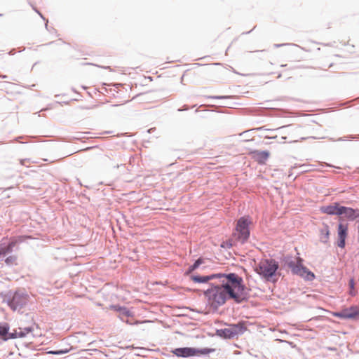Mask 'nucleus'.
Returning <instances> with one entry per match:
<instances>
[{
  "instance_id": "52",
  "label": "nucleus",
  "mask_w": 359,
  "mask_h": 359,
  "mask_svg": "<svg viewBox=\"0 0 359 359\" xmlns=\"http://www.w3.org/2000/svg\"><path fill=\"white\" fill-rule=\"evenodd\" d=\"M198 111V109H196V110H195V113H197Z\"/></svg>"
},
{
  "instance_id": "20",
  "label": "nucleus",
  "mask_w": 359,
  "mask_h": 359,
  "mask_svg": "<svg viewBox=\"0 0 359 359\" xmlns=\"http://www.w3.org/2000/svg\"><path fill=\"white\" fill-rule=\"evenodd\" d=\"M208 278L207 275H201V274H192L190 276V279L194 283H198V284H203V283H208Z\"/></svg>"
},
{
  "instance_id": "29",
  "label": "nucleus",
  "mask_w": 359,
  "mask_h": 359,
  "mask_svg": "<svg viewBox=\"0 0 359 359\" xmlns=\"http://www.w3.org/2000/svg\"><path fill=\"white\" fill-rule=\"evenodd\" d=\"M110 161H111V159L109 156H104V158H103V162H104L105 163L108 164L109 165L113 167V168H118V164H115V163H111Z\"/></svg>"
},
{
  "instance_id": "4",
  "label": "nucleus",
  "mask_w": 359,
  "mask_h": 359,
  "mask_svg": "<svg viewBox=\"0 0 359 359\" xmlns=\"http://www.w3.org/2000/svg\"><path fill=\"white\" fill-rule=\"evenodd\" d=\"M252 219L249 215H244L239 217L236 222L235 227L231 234L235 242L245 244L250 236V224Z\"/></svg>"
},
{
  "instance_id": "10",
  "label": "nucleus",
  "mask_w": 359,
  "mask_h": 359,
  "mask_svg": "<svg viewBox=\"0 0 359 359\" xmlns=\"http://www.w3.org/2000/svg\"><path fill=\"white\" fill-rule=\"evenodd\" d=\"M18 241L15 238H4L0 241V258L5 257L13 251Z\"/></svg>"
},
{
  "instance_id": "36",
  "label": "nucleus",
  "mask_w": 359,
  "mask_h": 359,
  "mask_svg": "<svg viewBox=\"0 0 359 359\" xmlns=\"http://www.w3.org/2000/svg\"><path fill=\"white\" fill-rule=\"evenodd\" d=\"M287 45H290V43H275L273 45V46L275 48H279V47H282V46H287Z\"/></svg>"
},
{
  "instance_id": "35",
  "label": "nucleus",
  "mask_w": 359,
  "mask_h": 359,
  "mask_svg": "<svg viewBox=\"0 0 359 359\" xmlns=\"http://www.w3.org/2000/svg\"><path fill=\"white\" fill-rule=\"evenodd\" d=\"M264 139L276 140L277 141L278 136H277V135H274V136H269V135H266V136L264 137Z\"/></svg>"
},
{
  "instance_id": "26",
  "label": "nucleus",
  "mask_w": 359,
  "mask_h": 359,
  "mask_svg": "<svg viewBox=\"0 0 359 359\" xmlns=\"http://www.w3.org/2000/svg\"><path fill=\"white\" fill-rule=\"evenodd\" d=\"M350 309L352 310L355 320H359V307L357 305L350 306Z\"/></svg>"
},
{
  "instance_id": "34",
  "label": "nucleus",
  "mask_w": 359,
  "mask_h": 359,
  "mask_svg": "<svg viewBox=\"0 0 359 359\" xmlns=\"http://www.w3.org/2000/svg\"><path fill=\"white\" fill-rule=\"evenodd\" d=\"M286 139H287L286 136H281L280 137H278L277 142L283 143V142H284V140H285Z\"/></svg>"
},
{
  "instance_id": "46",
  "label": "nucleus",
  "mask_w": 359,
  "mask_h": 359,
  "mask_svg": "<svg viewBox=\"0 0 359 359\" xmlns=\"http://www.w3.org/2000/svg\"><path fill=\"white\" fill-rule=\"evenodd\" d=\"M141 95H142V94L137 95L136 96V97H140V96H141ZM135 97H133V99H135Z\"/></svg>"
},
{
  "instance_id": "24",
  "label": "nucleus",
  "mask_w": 359,
  "mask_h": 359,
  "mask_svg": "<svg viewBox=\"0 0 359 359\" xmlns=\"http://www.w3.org/2000/svg\"><path fill=\"white\" fill-rule=\"evenodd\" d=\"M235 240L233 238H231L228 240L224 241L220 244V248L224 249H231L236 244Z\"/></svg>"
},
{
  "instance_id": "17",
  "label": "nucleus",
  "mask_w": 359,
  "mask_h": 359,
  "mask_svg": "<svg viewBox=\"0 0 359 359\" xmlns=\"http://www.w3.org/2000/svg\"><path fill=\"white\" fill-rule=\"evenodd\" d=\"M320 241L323 243H327L330 235V227L328 224L323 223V228L320 229Z\"/></svg>"
},
{
  "instance_id": "28",
  "label": "nucleus",
  "mask_w": 359,
  "mask_h": 359,
  "mask_svg": "<svg viewBox=\"0 0 359 359\" xmlns=\"http://www.w3.org/2000/svg\"><path fill=\"white\" fill-rule=\"evenodd\" d=\"M346 238L343 237H337V245L339 248L343 249L346 246Z\"/></svg>"
},
{
  "instance_id": "1",
  "label": "nucleus",
  "mask_w": 359,
  "mask_h": 359,
  "mask_svg": "<svg viewBox=\"0 0 359 359\" xmlns=\"http://www.w3.org/2000/svg\"><path fill=\"white\" fill-rule=\"evenodd\" d=\"M207 276L209 287L203 291V294L213 312L217 311L230 299L237 304L249 301L251 289L245 285L243 277L238 273L218 272Z\"/></svg>"
},
{
  "instance_id": "42",
  "label": "nucleus",
  "mask_w": 359,
  "mask_h": 359,
  "mask_svg": "<svg viewBox=\"0 0 359 359\" xmlns=\"http://www.w3.org/2000/svg\"><path fill=\"white\" fill-rule=\"evenodd\" d=\"M55 42H56V41H50V42L47 43H46V44H44V45H45V46H48V45H51V44H53V43H55Z\"/></svg>"
},
{
  "instance_id": "51",
  "label": "nucleus",
  "mask_w": 359,
  "mask_h": 359,
  "mask_svg": "<svg viewBox=\"0 0 359 359\" xmlns=\"http://www.w3.org/2000/svg\"><path fill=\"white\" fill-rule=\"evenodd\" d=\"M266 144H271V142H266Z\"/></svg>"
},
{
  "instance_id": "43",
  "label": "nucleus",
  "mask_w": 359,
  "mask_h": 359,
  "mask_svg": "<svg viewBox=\"0 0 359 359\" xmlns=\"http://www.w3.org/2000/svg\"><path fill=\"white\" fill-rule=\"evenodd\" d=\"M22 138H23V137H22V136H20V137H16V138L15 139V141H17V142H19V140H20V139H22Z\"/></svg>"
},
{
  "instance_id": "38",
  "label": "nucleus",
  "mask_w": 359,
  "mask_h": 359,
  "mask_svg": "<svg viewBox=\"0 0 359 359\" xmlns=\"http://www.w3.org/2000/svg\"><path fill=\"white\" fill-rule=\"evenodd\" d=\"M186 290L188 292H199L200 291V290H198V289H191V288H189V287L187 288Z\"/></svg>"
},
{
  "instance_id": "48",
  "label": "nucleus",
  "mask_w": 359,
  "mask_h": 359,
  "mask_svg": "<svg viewBox=\"0 0 359 359\" xmlns=\"http://www.w3.org/2000/svg\"><path fill=\"white\" fill-rule=\"evenodd\" d=\"M130 347H131L130 346H127L126 347V348H130Z\"/></svg>"
},
{
  "instance_id": "27",
  "label": "nucleus",
  "mask_w": 359,
  "mask_h": 359,
  "mask_svg": "<svg viewBox=\"0 0 359 359\" xmlns=\"http://www.w3.org/2000/svg\"><path fill=\"white\" fill-rule=\"evenodd\" d=\"M208 99L210 100H226L232 98L231 95H208Z\"/></svg>"
},
{
  "instance_id": "33",
  "label": "nucleus",
  "mask_w": 359,
  "mask_h": 359,
  "mask_svg": "<svg viewBox=\"0 0 359 359\" xmlns=\"http://www.w3.org/2000/svg\"><path fill=\"white\" fill-rule=\"evenodd\" d=\"M189 109H190V108H189V107L188 105L184 104V105H183L182 107L179 108V109H177V111H187V110H189Z\"/></svg>"
},
{
  "instance_id": "50",
  "label": "nucleus",
  "mask_w": 359,
  "mask_h": 359,
  "mask_svg": "<svg viewBox=\"0 0 359 359\" xmlns=\"http://www.w3.org/2000/svg\"><path fill=\"white\" fill-rule=\"evenodd\" d=\"M324 46H330V45L329 43H326V44H324Z\"/></svg>"
},
{
  "instance_id": "3",
  "label": "nucleus",
  "mask_w": 359,
  "mask_h": 359,
  "mask_svg": "<svg viewBox=\"0 0 359 359\" xmlns=\"http://www.w3.org/2000/svg\"><path fill=\"white\" fill-rule=\"evenodd\" d=\"M279 268V263L276 259L266 258L255 262L254 271L264 282L276 284L278 280L277 276H281V273L278 272Z\"/></svg>"
},
{
  "instance_id": "12",
  "label": "nucleus",
  "mask_w": 359,
  "mask_h": 359,
  "mask_svg": "<svg viewBox=\"0 0 359 359\" xmlns=\"http://www.w3.org/2000/svg\"><path fill=\"white\" fill-rule=\"evenodd\" d=\"M109 309L111 311L116 312L118 315V317L123 322H126L127 324L133 325V323L129 321L128 320H124L123 317H133L134 313L131 311L128 308L125 306H121L118 304H110Z\"/></svg>"
},
{
  "instance_id": "11",
  "label": "nucleus",
  "mask_w": 359,
  "mask_h": 359,
  "mask_svg": "<svg viewBox=\"0 0 359 359\" xmlns=\"http://www.w3.org/2000/svg\"><path fill=\"white\" fill-rule=\"evenodd\" d=\"M270 154L268 150L250 149L248 152V155L260 165L266 164Z\"/></svg>"
},
{
  "instance_id": "16",
  "label": "nucleus",
  "mask_w": 359,
  "mask_h": 359,
  "mask_svg": "<svg viewBox=\"0 0 359 359\" xmlns=\"http://www.w3.org/2000/svg\"><path fill=\"white\" fill-rule=\"evenodd\" d=\"M343 215L351 222L359 221V209L345 206Z\"/></svg>"
},
{
  "instance_id": "31",
  "label": "nucleus",
  "mask_w": 359,
  "mask_h": 359,
  "mask_svg": "<svg viewBox=\"0 0 359 359\" xmlns=\"http://www.w3.org/2000/svg\"><path fill=\"white\" fill-rule=\"evenodd\" d=\"M33 9L39 15V16L44 20L46 21V24H45V27L46 29L49 31L48 29V20L45 18V17L43 16V15L39 11H38L36 8H34L33 7Z\"/></svg>"
},
{
  "instance_id": "22",
  "label": "nucleus",
  "mask_w": 359,
  "mask_h": 359,
  "mask_svg": "<svg viewBox=\"0 0 359 359\" xmlns=\"http://www.w3.org/2000/svg\"><path fill=\"white\" fill-rule=\"evenodd\" d=\"M17 256L15 255H10L8 256H6L4 259V262L8 266H13L18 265L17 263Z\"/></svg>"
},
{
  "instance_id": "32",
  "label": "nucleus",
  "mask_w": 359,
  "mask_h": 359,
  "mask_svg": "<svg viewBox=\"0 0 359 359\" xmlns=\"http://www.w3.org/2000/svg\"><path fill=\"white\" fill-rule=\"evenodd\" d=\"M205 353L206 355H208L209 354L214 353L216 349L215 348H210V347H205Z\"/></svg>"
},
{
  "instance_id": "15",
  "label": "nucleus",
  "mask_w": 359,
  "mask_h": 359,
  "mask_svg": "<svg viewBox=\"0 0 359 359\" xmlns=\"http://www.w3.org/2000/svg\"><path fill=\"white\" fill-rule=\"evenodd\" d=\"M299 266V271L298 273H296L295 276L301 277L306 281H312L316 278L314 273L304 266L303 263Z\"/></svg>"
},
{
  "instance_id": "5",
  "label": "nucleus",
  "mask_w": 359,
  "mask_h": 359,
  "mask_svg": "<svg viewBox=\"0 0 359 359\" xmlns=\"http://www.w3.org/2000/svg\"><path fill=\"white\" fill-rule=\"evenodd\" d=\"M247 322L239 320L236 323H225L228 327L216 329V336L222 339H238L248 330Z\"/></svg>"
},
{
  "instance_id": "23",
  "label": "nucleus",
  "mask_w": 359,
  "mask_h": 359,
  "mask_svg": "<svg viewBox=\"0 0 359 359\" xmlns=\"http://www.w3.org/2000/svg\"><path fill=\"white\" fill-rule=\"evenodd\" d=\"M355 279L353 277H351L348 280V294L349 296L353 297L357 294V291L355 289Z\"/></svg>"
},
{
  "instance_id": "19",
  "label": "nucleus",
  "mask_w": 359,
  "mask_h": 359,
  "mask_svg": "<svg viewBox=\"0 0 359 359\" xmlns=\"http://www.w3.org/2000/svg\"><path fill=\"white\" fill-rule=\"evenodd\" d=\"M348 233V224L340 222L337 225V237L347 238Z\"/></svg>"
},
{
  "instance_id": "47",
  "label": "nucleus",
  "mask_w": 359,
  "mask_h": 359,
  "mask_svg": "<svg viewBox=\"0 0 359 359\" xmlns=\"http://www.w3.org/2000/svg\"><path fill=\"white\" fill-rule=\"evenodd\" d=\"M25 161V160H20V163H21V164H22V163H23V161Z\"/></svg>"
},
{
  "instance_id": "7",
  "label": "nucleus",
  "mask_w": 359,
  "mask_h": 359,
  "mask_svg": "<svg viewBox=\"0 0 359 359\" xmlns=\"http://www.w3.org/2000/svg\"><path fill=\"white\" fill-rule=\"evenodd\" d=\"M294 257L291 253L286 254L280 257V268L287 271L290 269L292 275L298 273L299 271V266L302 265L304 259L299 256Z\"/></svg>"
},
{
  "instance_id": "49",
  "label": "nucleus",
  "mask_w": 359,
  "mask_h": 359,
  "mask_svg": "<svg viewBox=\"0 0 359 359\" xmlns=\"http://www.w3.org/2000/svg\"><path fill=\"white\" fill-rule=\"evenodd\" d=\"M330 350H334V348H329Z\"/></svg>"
},
{
  "instance_id": "13",
  "label": "nucleus",
  "mask_w": 359,
  "mask_h": 359,
  "mask_svg": "<svg viewBox=\"0 0 359 359\" xmlns=\"http://www.w3.org/2000/svg\"><path fill=\"white\" fill-rule=\"evenodd\" d=\"M172 355H169V358H193L192 353V346H182L171 348L170 351Z\"/></svg>"
},
{
  "instance_id": "39",
  "label": "nucleus",
  "mask_w": 359,
  "mask_h": 359,
  "mask_svg": "<svg viewBox=\"0 0 359 359\" xmlns=\"http://www.w3.org/2000/svg\"><path fill=\"white\" fill-rule=\"evenodd\" d=\"M32 343H25V346L27 347V348H32Z\"/></svg>"
},
{
  "instance_id": "25",
  "label": "nucleus",
  "mask_w": 359,
  "mask_h": 359,
  "mask_svg": "<svg viewBox=\"0 0 359 359\" xmlns=\"http://www.w3.org/2000/svg\"><path fill=\"white\" fill-rule=\"evenodd\" d=\"M70 348H62V349H57V350H51L47 351L48 354L50 355H64L69 353Z\"/></svg>"
},
{
  "instance_id": "14",
  "label": "nucleus",
  "mask_w": 359,
  "mask_h": 359,
  "mask_svg": "<svg viewBox=\"0 0 359 359\" xmlns=\"http://www.w3.org/2000/svg\"><path fill=\"white\" fill-rule=\"evenodd\" d=\"M332 316L341 320H355L353 311L350 309V306L345 307L340 311H334L332 313Z\"/></svg>"
},
{
  "instance_id": "41",
  "label": "nucleus",
  "mask_w": 359,
  "mask_h": 359,
  "mask_svg": "<svg viewBox=\"0 0 359 359\" xmlns=\"http://www.w3.org/2000/svg\"><path fill=\"white\" fill-rule=\"evenodd\" d=\"M255 27H254V28L249 32H243V34H248L250 33L253 29H255Z\"/></svg>"
},
{
  "instance_id": "44",
  "label": "nucleus",
  "mask_w": 359,
  "mask_h": 359,
  "mask_svg": "<svg viewBox=\"0 0 359 359\" xmlns=\"http://www.w3.org/2000/svg\"><path fill=\"white\" fill-rule=\"evenodd\" d=\"M1 77L2 79H6V78H7V77H8V76H7V75H1Z\"/></svg>"
},
{
  "instance_id": "9",
  "label": "nucleus",
  "mask_w": 359,
  "mask_h": 359,
  "mask_svg": "<svg viewBox=\"0 0 359 359\" xmlns=\"http://www.w3.org/2000/svg\"><path fill=\"white\" fill-rule=\"evenodd\" d=\"M345 206L341 205L339 202H334L327 205L320 206L319 210L330 216H342Z\"/></svg>"
},
{
  "instance_id": "40",
  "label": "nucleus",
  "mask_w": 359,
  "mask_h": 359,
  "mask_svg": "<svg viewBox=\"0 0 359 359\" xmlns=\"http://www.w3.org/2000/svg\"><path fill=\"white\" fill-rule=\"evenodd\" d=\"M208 335L209 337H217V336H216V332H215V333H214V334H213V333H211V332H208Z\"/></svg>"
},
{
  "instance_id": "6",
  "label": "nucleus",
  "mask_w": 359,
  "mask_h": 359,
  "mask_svg": "<svg viewBox=\"0 0 359 359\" xmlns=\"http://www.w3.org/2000/svg\"><path fill=\"white\" fill-rule=\"evenodd\" d=\"M30 328L18 329L17 326L11 325L7 322H0V341L6 342L9 340L27 337V333Z\"/></svg>"
},
{
  "instance_id": "8",
  "label": "nucleus",
  "mask_w": 359,
  "mask_h": 359,
  "mask_svg": "<svg viewBox=\"0 0 359 359\" xmlns=\"http://www.w3.org/2000/svg\"><path fill=\"white\" fill-rule=\"evenodd\" d=\"M21 317L17 323V327L18 329L21 328H30L31 331L27 333V337L29 334H31L32 337H34L33 334V332L35 328H39V325L35 320L34 314L32 312L25 313L23 311L22 314H20Z\"/></svg>"
},
{
  "instance_id": "21",
  "label": "nucleus",
  "mask_w": 359,
  "mask_h": 359,
  "mask_svg": "<svg viewBox=\"0 0 359 359\" xmlns=\"http://www.w3.org/2000/svg\"><path fill=\"white\" fill-rule=\"evenodd\" d=\"M193 358H203L206 356L205 348H199L192 346Z\"/></svg>"
},
{
  "instance_id": "30",
  "label": "nucleus",
  "mask_w": 359,
  "mask_h": 359,
  "mask_svg": "<svg viewBox=\"0 0 359 359\" xmlns=\"http://www.w3.org/2000/svg\"><path fill=\"white\" fill-rule=\"evenodd\" d=\"M355 138H357V135H346V136H344V137H339L337 140V141L351 140H353V139H355Z\"/></svg>"
},
{
  "instance_id": "2",
  "label": "nucleus",
  "mask_w": 359,
  "mask_h": 359,
  "mask_svg": "<svg viewBox=\"0 0 359 359\" xmlns=\"http://www.w3.org/2000/svg\"><path fill=\"white\" fill-rule=\"evenodd\" d=\"M0 298H1L2 302H6L13 311H16L20 314H22V309L30 300L29 294L23 287L0 292Z\"/></svg>"
},
{
  "instance_id": "53",
  "label": "nucleus",
  "mask_w": 359,
  "mask_h": 359,
  "mask_svg": "<svg viewBox=\"0 0 359 359\" xmlns=\"http://www.w3.org/2000/svg\"><path fill=\"white\" fill-rule=\"evenodd\" d=\"M3 16V14L2 13H0V17Z\"/></svg>"
},
{
  "instance_id": "18",
  "label": "nucleus",
  "mask_w": 359,
  "mask_h": 359,
  "mask_svg": "<svg viewBox=\"0 0 359 359\" xmlns=\"http://www.w3.org/2000/svg\"><path fill=\"white\" fill-rule=\"evenodd\" d=\"M204 263V258L203 257H198L194 261V262L190 265L185 272V275H188L200 267L201 264Z\"/></svg>"
},
{
  "instance_id": "37",
  "label": "nucleus",
  "mask_w": 359,
  "mask_h": 359,
  "mask_svg": "<svg viewBox=\"0 0 359 359\" xmlns=\"http://www.w3.org/2000/svg\"><path fill=\"white\" fill-rule=\"evenodd\" d=\"M16 53V50L15 48H13L11 49L9 52H8V55H13Z\"/></svg>"
},
{
  "instance_id": "45",
  "label": "nucleus",
  "mask_w": 359,
  "mask_h": 359,
  "mask_svg": "<svg viewBox=\"0 0 359 359\" xmlns=\"http://www.w3.org/2000/svg\"><path fill=\"white\" fill-rule=\"evenodd\" d=\"M25 50V48H23L22 49L19 50V52H22Z\"/></svg>"
}]
</instances>
